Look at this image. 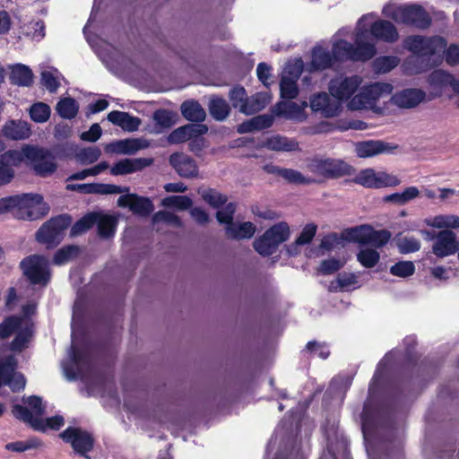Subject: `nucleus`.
Listing matches in <instances>:
<instances>
[{"mask_svg": "<svg viewBox=\"0 0 459 459\" xmlns=\"http://www.w3.org/2000/svg\"><path fill=\"white\" fill-rule=\"evenodd\" d=\"M372 19L371 14L362 16L358 22V30L354 47L345 40H338L333 47V56L321 47H316L312 52L311 68L324 70L330 67L333 60L366 61L376 54V47L368 41L369 33L364 22Z\"/></svg>", "mask_w": 459, "mask_h": 459, "instance_id": "nucleus-1", "label": "nucleus"}, {"mask_svg": "<svg viewBox=\"0 0 459 459\" xmlns=\"http://www.w3.org/2000/svg\"><path fill=\"white\" fill-rule=\"evenodd\" d=\"M16 210L15 216L23 220H38L46 215L48 205L38 194H23L0 199V214Z\"/></svg>", "mask_w": 459, "mask_h": 459, "instance_id": "nucleus-2", "label": "nucleus"}, {"mask_svg": "<svg viewBox=\"0 0 459 459\" xmlns=\"http://www.w3.org/2000/svg\"><path fill=\"white\" fill-rule=\"evenodd\" d=\"M446 41L439 36L426 38L422 36H411L404 40V48L414 55L418 56L408 58L403 64L404 70L408 74L420 73L419 68H411L410 65L415 62L420 56H431L444 51Z\"/></svg>", "mask_w": 459, "mask_h": 459, "instance_id": "nucleus-3", "label": "nucleus"}, {"mask_svg": "<svg viewBox=\"0 0 459 459\" xmlns=\"http://www.w3.org/2000/svg\"><path fill=\"white\" fill-rule=\"evenodd\" d=\"M393 91L392 84L388 82H375L362 87L347 104L351 110L373 109L377 102L387 97Z\"/></svg>", "mask_w": 459, "mask_h": 459, "instance_id": "nucleus-4", "label": "nucleus"}, {"mask_svg": "<svg viewBox=\"0 0 459 459\" xmlns=\"http://www.w3.org/2000/svg\"><path fill=\"white\" fill-rule=\"evenodd\" d=\"M383 13L396 22L426 28L430 24V18L424 9L419 5H386Z\"/></svg>", "mask_w": 459, "mask_h": 459, "instance_id": "nucleus-5", "label": "nucleus"}, {"mask_svg": "<svg viewBox=\"0 0 459 459\" xmlns=\"http://www.w3.org/2000/svg\"><path fill=\"white\" fill-rule=\"evenodd\" d=\"M23 403L25 406L16 404L13 407V416L30 424L36 430H45L44 420L42 419L45 409L41 398L35 395L23 398Z\"/></svg>", "mask_w": 459, "mask_h": 459, "instance_id": "nucleus-6", "label": "nucleus"}, {"mask_svg": "<svg viewBox=\"0 0 459 459\" xmlns=\"http://www.w3.org/2000/svg\"><path fill=\"white\" fill-rule=\"evenodd\" d=\"M290 235L287 223L281 222L270 228L264 234L254 241V248L262 255H270L278 246L286 241Z\"/></svg>", "mask_w": 459, "mask_h": 459, "instance_id": "nucleus-7", "label": "nucleus"}, {"mask_svg": "<svg viewBox=\"0 0 459 459\" xmlns=\"http://www.w3.org/2000/svg\"><path fill=\"white\" fill-rule=\"evenodd\" d=\"M71 222L72 220L67 215L51 219L39 228L36 238L39 243L48 245V247L56 246L61 241L64 231L70 226Z\"/></svg>", "mask_w": 459, "mask_h": 459, "instance_id": "nucleus-8", "label": "nucleus"}, {"mask_svg": "<svg viewBox=\"0 0 459 459\" xmlns=\"http://www.w3.org/2000/svg\"><path fill=\"white\" fill-rule=\"evenodd\" d=\"M23 274L33 284L47 285L50 279L48 260L39 255H30L21 262Z\"/></svg>", "mask_w": 459, "mask_h": 459, "instance_id": "nucleus-9", "label": "nucleus"}, {"mask_svg": "<svg viewBox=\"0 0 459 459\" xmlns=\"http://www.w3.org/2000/svg\"><path fill=\"white\" fill-rule=\"evenodd\" d=\"M309 169L315 174L331 178L351 175L353 171V168L347 162L336 159L314 160Z\"/></svg>", "mask_w": 459, "mask_h": 459, "instance_id": "nucleus-10", "label": "nucleus"}, {"mask_svg": "<svg viewBox=\"0 0 459 459\" xmlns=\"http://www.w3.org/2000/svg\"><path fill=\"white\" fill-rule=\"evenodd\" d=\"M353 182L368 188H380L398 186L401 180L396 176L385 171L366 169L356 175Z\"/></svg>", "mask_w": 459, "mask_h": 459, "instance_id": "nucleus-11", "label": "nucleus"}, {"mask_svg": "<svg viewBox=\"0 0 459 459\" xmlns=\"http://www.w3.org/2000/svg\"><path fill=\"white\" fill-rule=\"evenodd\" d=\"M27 155L35 173L40 177L52 175L57 168L56 157L48 150L32 146L27 149Z\"/></svg>", "mask_w": 459, "mask_h": 459, "instance_id": "nucleus-12", "label": "nucleus"}, {"mask_svg": "<svg viewBox=\"0 0 459 459\" xmlns=\"http://www.w3.org/2000/svg\"><path fill=\"white\" fill-rule=\"evenodd\" d=\"M15 369L16 361L13 356L0 358V386L8 385L13 392L25 387L24 377Z\"/></svg>", "mask_w": 459, "mask_h": 459, "instance_id": "nucleus-13", "label": "nucleus"}, {"mask_svg": "<svg viewBox=\"0 0 459 459\" xmlns=\"http://www.w3.org/2000/svg\"><path fill=\"white\" fill-rule=\"evenodd\" d=\"M64 441L71 444L74 450L87 459L86 455L93 448L94 439L92 436L78 428H68L60 434Z\"/></svg>", "mask_w": 459, "mask_h": 459, "instance_id": "nucleus-14", "label": "nucleus"}, {"mask_svg": "<svg viewBox=\"0 0 459 459\" xmlns=\"http://www.w3.org/2000/svg\"><path fill=\"white\" fill-rule=\"evenodd\" d=\"M71 365L63 364L66 377L70 380L84 378L85 371L91 368V359L87 352L79 351L72 342L70 351Z\"/></svg>", "mask_w": 459, "mask_h": 459, "instance_id": "nucleus-15", "label": "nucleus"}, {"mask_svg": "<svg viewBox=\"0 0 459 459\" xmlns=\"http://www.w3.org/2000/svg\"><path fill=\"white\" fill-rule=\"evenodd\" d=\"M361 83L362 79L358 75L337 77L331 80L329 91L339 102L348 100L357 91Z\"/></svg>", "mask_w": 459, "mask_h": 459, "instance_id": "nucleus-16", "label": "nucleus"}, {"mask_svg": "<svg viewBox=\"0 0 459 459\" xmlns=\"http://www.w3.org/2000/svg\"><path fill=\"white\" fill-rule=\"evenodd\" d=\"M432 253L438 258L455 255L459 251L456 234L451 230H443L437 233L431 247Z\"/></svg>", "mask_w": 459, "mask_h": 459, "instance_id": "nucleus-17", "label": "nucleus"}, {"mask_svg": "<svg viewBox=\"0 0 459 459\" xmlns=\"http://www.w3.org/2000/svg\"><path fill=\"white\" fill-rule=\"evenodd\" d=\"M310 107L314 111L320 112L325 117L338 116L342 109L341 103L325 92L315 94L310 99Z\"/></svg>", "mask_w": 459, "mask_h": 459, "instance_id": "nucleus-18", "label": "nucleus"}, {"mask_svg": "<svg viewBox=\"0 0 459 459\" xmlns=\"http://www.w3.org/2000/svg\"><path fill=\"white\" fill-rule=\"evenodd\" d=\"M120 207H128L134 213L146 217L153 211V204L149 198L136 195H124L117 199Z\"/></svg>", "mask_w": 459, "mask_h": 459, "instance_id": "nucleus-19", "label": "nucleus"}, {"mask_svg": "<svg viewBox=\"0 0 459 459\" xmlns=\"http://www.w3.org/2000/svg\"><path fill=\"white\" fill-rule=\"evenodd\" d=\"M426 98V93L420 89L409 88L396 92L391 97L394 105L402 108L417 107Z\"/></svg>", "mask_w": 459, "mask_h": 459, "instance_id": "nucleus-20", "label": "nucleus"}, {"mask_svg": "<svg viewBox=\"0 0 459 459\" xmlns=\"http://www.w3.org/2000/svg\"><path fill=\"white\" fill-rule=\"evenodd\" d=\"M169 164L182 178H195L198 175V167L195 160L183 152L171 154Z\"/></svg>", "mask_w": 459, "mask_h": 459, "instance_id": "nucleus-21", "label": "nucleus"}, {"mask_svg": "<svg viewBox=\"0 0 459 459\" xmlns=\"http://www.w3.org/2000/svg\"><path fill=\"white\" fill-rule=\"evenodd\" d=\"M208 127L202 124H187L172 131L168 136L170 144H178L206 134Z\"/></svg>", "mask_w": 459, "mask_h": 459, "instance_id": "nucleus-22", "label": "nucleus"}, {"mask_svg": "<svg viewBox=\"0 0 459 459\" xmlns=\"http://www.w3.org/2000/svg\"><path fill=\"white\" fill-rule=\"evenodd\" d=\"M149 147L147 140L134 138L114 142L106 146V151L117 154L133 155L140 150Z\"/></svg>", "mask_w": 459, "mask_h": 459, "instance_id": "nucleus-23", "label": "nucleus"}, {"mask_svg": "<svg viewBox=\"0 0 459 459\" xmlns=\"http://www.w3.org/2000/svg\"><path fill=\"white\" fill-rule=\"evenodd\" d=\"M152 162V158L124 159L113 165L110 173L114 176L131 174L151 166Z\"/></svg>", "mask_w": 459, "mask_h": 459, "instance_id": "nucleus-24", "label": "nucleus"}, {"mask_svg": "<svg viewBox=\"0 0 459 459\" xmlns=\"http://www.w3.org/2000/svg\"><path fill=\"white\" fill-rule=\"evenodd\" d=\"M395 148L382 141H365L355 145V152L359 158H368L384 152H391Z\"/></svg>", "mask_w": 459, "mask_h": 459, "instance_id": "nucleus-25", "label": "nucleus"}, {"mask_svg": "<svg viewBox=\"0 0 459 459\" xmlns=\"http://www.w3.org/2000/svg\"><path fill=\"white\" fill-rule=\"evenodd\" d=\"M371 35L385 42H395L399 34L394 25L385 20H378L374 22L370 26Z\"/></svg>", "mask_w": 459, "mask_h": 459, "instance_id": "nucleus-26", "label": "nucleus"}, {"mask_svg": "<svg viewBox=\"0 0 459 459\" xmlns=\"http://www.w3.org/2000/svg\"><path fill=\"white\" fill-rule=\"evenodd\" d=\"M3 134L12 140H24L30 136L31 128L27 121L10 120L4 126Z\"/></svg>", "mask_w": 459, "mask_h": 459, "instance_id": "nucleus-27", "label": "nucleus"}, {"mask_svg": "<svg viewBox=\"0 0 459 459\" xmlns=\"http://www.w3.org/2000/svg\"><path fill=\"white\" fill-rule=\"evenodd\" d=\"M307 106L306 101L298 104L292 101H281L275 107L273 112L277 116L284 117L288 119H299L303 117L304 108Z\"/></svg>", "mask_w": 459, "mask_h": 459, "instance_id": "nucleus-28", "label": "nucleus"}, {"mask_svg": "<svg viewBox=\"0 0 459 459\" xmlns=\"http://www.w3.org/2000/svg\"><path fill=\"white\" fill-rule=\"evenodd\" d=\"M108 119L112 124L128 132L136 131L141 125V120L138 117H133L126 112L117 110L111 111L108 115Z\"/></svg>", "mask_w": 459, "mask_h": 459, "instance_id": "nucleus-29", "label": "nucleus"}, {"mask_svg": "<svg viewBox=\"0 0 459 459\" xmlns=\"http://www.w3.org/2000/svg\"><path fill=\"white\" fill-rule=\"evenodd\" d=\"M256 230V227L249 221L233 222L225 227L226 235L233 239L251 238Z\"/></svg>", "mask_w": 459, "mask_h": 459, "instance_id": "nucleus-30", "label": "nucleus"}, {"mask_svg": "<svg viewBox=\"0 0 459 459\" xmlns=\"http://www.w3.org/2000/svg\"><path fill=\"white\" fill-rule=\"evenodd\" d=\"M32 329L30 320H23L22 327L16 332L14 340L11 342L10 348L13 351H22L23 349L28 347L29 342L31 340Z\"/></svg>", "mask_w": 459, "mask_h": 459, "instance_id": "nucleus-31", "label": "nucleus"}, {"mask_svg": "<svg viewBox=\"0 0 459 459\" xmlns=\"http://www.w3.org/2000/svg\"><path fill=\"white\" fill-rule=\"evenodd\" d=\"M362 241L372 244L375 247H382L391 238V233L388 230H373L368 227H362Z\"/></svg>", "mask_w": 459, "mask_h": 459, "instance_id": "nucleus-32", "label": "nucleus"}, {"mask_svg": "<svg viewBox=\"0 0 459 459\" xmlns=\"http://www.w3.org/2000/svg\"><path fill=\"white\" fill-rule=\"evenodd\" d=\"M264 145L267 149L276 152H291L299 148V143L297 141L280 135L268 138L264 142Z\"/></svg>", "mask_w": 459, "mask_h": 459, "instance_id": "nucleus-33", "label": "nucleus"}, {"mask_svg": "<svg viewBox=\"0 0 459 459\" xmlns=\"http://www.w3.org/2000/svg\"><path fill=\"white\" fill-rule=\"evenodd\" d=\"M180 109L183 117L189 121L202 122L205 119L206 113L197 101H185Z\"/></svg>", "mask_w": 459, "mask_h": 459, "instance_id": "nucleus-34", "label": "nucleus"}, {"mask_svg": "<svg viewBox=\"0 0 459 459\" xmlns=\"http://www.w3.org/2000/svg\"><path fill=\"white\" fill-rule=\"evenodd\" d=\"M94 213L98 217L95 224L98 226L100 236L103 238H109L113 236L117 224V218L109 214H102L100 212Z\"/></svg>", "mask_w": 459, "mask_h": 459, "instance_id": "nucleus-35", "label": "nucleus"}, {"mask_svg": "<svg viewBox=\"0 0 459 459\" xmlns=\"http://www.w3.org/2000/svg\"><path fill=\"white\" fill-rule=\"evenodd\" d=\"M271 101V96L267 92H258L249 97L247 105L242 108L245 115H252L265 108Z\"/></svg>", "mask_w": 459, "mask_h": 459, "instance_id": "nucleus-36", "label": "nucleus"}, {"mask_svg": "<svg viewBox=\"0 0 459 459\" xmlns=\"http://www.w3.org/2000/svg\"><path fill=\"white\" fill-rule=\"evenodd\" d=\"M209 111L214 119L222 121L229 116L230 108L224 99L214 96L210 100Z\"/></svg>", "mask_w": 459, "mask_h": 459, "instance_id": "nucleus-37", "label": "nucleus"}, {"mask_svg": "<svg viewBox=\"0 0 459 459\" xmlns=\"http://www.w3.org/2000/svg\"><path fill=\"white\" fill-rule=\"evenodd\" d=\"M32 73L28 66L24 65L13 66L10 75L13 83L20 86H29L32 82Z\"/></svg>", "mask_w": 459, "mask_h": 459, "instance_id": "nucleus-38", "label": "nucleus"}, {"mask_svg": "<svg viewBox=\"0 0 459 459\" xmlns=\"http://www.w3.org/2000/svg\"><path fill=\"white\" fill-rule=\"evenodd\" d=\"M27 149H32L30 145H25L22 150H12L4 152L0 160L9 168L20 165L24 160H28Z\"/></svg>", "mask_w": 459, "mask_h": 459, "instance_id": "nucleus-39", "label": "nucleus"}, {"mask_svg": "<svg viewBox=\"0 0 459 459\" xmlns=\"http://www.w3.org/2000/svg\"><path fill=\"white\" fill-rule=\"evenodd\" d=\"M273 125V117L271 116L262 115L253 117L251 120L242 123L239 126L238 132L247 133L253 130H261L268 128Z\"/></svg>", "mask_w": 459, "mask_h": 459, "instance_id": "nucleus-40", "label": "nucleus"}, {"mask_svg": "<svg viewBox=\"0 0 459 459\" xmlns=\"http://www.w3.org/2000/svg\"><path fill=\"white\" fill-rule=\"evenodd\" d=\"M419 195L420 191L416 186H409L406 187L403 192L386 195L384 199L385 202H391L399 205H404L410 201L417 198Z\"/></svg>", "mask_w": 459, "mask_h": 459, "instance_id": "nucleus-41", "label": "nucleus"}, {"mask_svg": "<svg viewBox=\"0 0 459 459\" xmlns=\"http://www.w3.org/2000/svg\"><path fill=\"white\" fill-rule=\"evenodd\" d=\"M23 320L27 317L9 316L0 324V339H5L16 333L23 325Z\"/></svg>", "mask_w": 459, "mask_h": 459, "instance_id": "nucleus-42", "label": "nucleus"}, {"mask_svg": "<svg viewBox=\"0 0 459 459\" xmlns=\"http://www.w3.org/2000/svg\"><path fill=\"white\" fill-rule=\"evenodd\" d=\"M429 82L436 87H444L450 85L455 91V85L458 82L452 74L443 70H436L429 77Z\"/></svg>", "mask_w": 459, "mask_h": 459, "instance_id": "nucleus-43", "label": "nucleus"}, {"mask_svg": "<svg viewBox=\"0 0 459 459\" xmlns=\"http://www.w3.org/2000/svg\"><path fill=\"white\" fill-rule=\"evenodd\" d=\"M79 109V106L75 100L72 98H65L62 99L56 105V111L62 117L65 119H71L74 118Z\"/></svg>", "mask_w": 459, "mask_h": 459, "instance_id": "nucleus-44", "label": "nucleus"}, {"mask_svg": "<svg viewBox=\"0 0 459 459\" xmlns=\"http://www.w3.org/2000/svg\"><path fill=\"white\" fill-rule=\"evenodd\" d=\"M400 59L394 56H384L376 58L373 62L374 69L378 74H385L395 68Z\"/></svg>", "mask_w": 459, "mask_h": 459, "instance_id": "nucleus-45", "label": "nucleus"}, {"mask_svg": "<svg viewBox=\"0 0 459 459\" xmlns=\"http://www.w3.org/2000/svg\"><path fill=\"white\" fill-rule=\"evenodd\" d=\"M42 446L39 439L36 437L29 438L25 441H15L8 443L4 446V448L8 451L15 453H22L30 449H36Z\"/></svg>", "mask_w": 459, "mask_h": 459, "instance_id": "nucleus-46", "label": "nucleus"}, {"mask_svg": "<svg viewBox=\"0 0 459 459\" xmlns=\"http://www.w3.org/2000/svg\"><path fill=\"white\" fill-rule=\"evenodd\" d=\"M379 253L373 248L363 247L357 254L358 261L366 268L374 267L379 261Z\"/></svg>", "mask_w": 459, "mask_h": 459, "instance_id": "nucleus-47", "label": "nucleus"}, {"mask_svg": "<svg viewBox=\"0 0 459 459\" xmlns=\"http://www.w3.org/2000/svg\"><path fill=\"white\" fill-rule=\"evenodd\" d=\"M30 117L36 123L47 122L50 117L51 109L43 102H37L30 108Z\"/></svg>", "mask_w": 459, "mask_h": 459, "instance_id": "nucleus-48", "label": "nucleus"}, {"mask_svg": "<svg viewBox=\"0 0 459 459\" xmlns=\"http://www.w3.org/2000/svg\"><path fill=\"white\" fill-rule=\"evenodd\" d=\"M101 155V151L97 146H90L81 149L76 153L77 160L84 165L91 164L97 161Z\"/></svg>", "mask_w": 459, "mask_h": 459, "instance_id": "nucleus-49", "label": "nucleus"}, {"mask_svg": "<svg viewBox=\"0 0 459 459\" xmlns=\"http://www.w3.org/2000/svg\"><path fill=\"white\" fill-rule=\"evenodd\" d=\"M98 219L95 213H88L80 219L71 229V236H78L91 229Z\"/></svg>", "mask_w": 459, "mask_h": 459, "instance_id": "nucleus-50", "label": "nucleus"}, {"mask_svg": "<svg viewBox=\"0 0 459 459\" xmlns=\"http://www.w3.org/2000/svg\"><path fill=\"white\" fill-rule=\"evenodd\" d=\"M192 200L186 195H173L165 197L161 204L165 207H176L178 210L185 211L192 206Z\"/></svg>", "mask_w": 459, "mask_h": 459, "instance_id": "nucleus-51", "label": "nucleus"}, {"mask_svg": "<svg viewBox=\"0 0 459 459\" xmlns=\"http://www.w3.org/2000/svg\"><path fill=\"white\" fill-rule=\"evenodd\" d=\"M229 96L233 108H238V111L242 113V108L244 106L247 105L249 99L247 95L246 90L240 86L234 87L230 91Z\"/></svg>", "mask_w": 459, "mask_h": 459, "instance_id": "nucleus-52", "label": "nucleus"}, {"mask_svg": "<svg viewBox=\"0 0 459 459\" xmlns=\"http://www.w3.org/2000/svg\"><path fill=\"white\" fill-rule=\"evenodd\" d=\"M281 96L283 99H294L298 95L297 81L290 79L287 75H282L281 80Z\"/></svg>", "mask_w": 459, "mask_h": 459, "instance_id": "nucleus-53", "label": "nucleus"}, {"mask_svg": "<svg viewBox=\"0 0 459 459\" xmlns=\"http://www.w3.org/2000/svg\"><path fill=\"white\" fill-rule=\"evenodd\" d=\"M397 247L402 254H409L420 249V241L415 237H403L397 239Z\"/></svg>", "mask_w": 459, "mask_h": 459, "instance_id": "nucleus-54", "label": "nucleus"}, {"mask_svg": "<svg viewBox=\"0 0 459 459\" xmlns=\"http://www.w3.org/2000/svg\"><path fill=\"white\" fill-rule=\"evenodd\" d=\"M415 272V265L411 261H401L390 268V273L394 276L406 278L412 275Z\"/></svg>", "mask_w": 459, "mask_h": 459, "instance_id": "nucleus-55", "label": "nucleus"}, {"mask_svg": "<svg viewBox=\"0 0 459 459\" xmlns=\"http://www.w3.org/2000/svg\"><path fill=\"white\" fill-rule=\"evenodd\" d=\"M153 119L160 127L169 128L176 123V114L166 109H159L154 112Z\"/></svg>", "mask_w": 459, "mask_h": 459, "instance_id": "nucleus-56", "label": "nucleus"}, {"mask_svg": "<svg viewBox=\"0 0 459 459\" xmlns=\"http://www.w3.org/2000/svg\"><path fill=\"white\" fill-rule=\"evenodd\" d=\"M152 222L153 224L159 223V222H165L169 225L174 226V227H182L183 223L178 216L176 214L168 212V211H160L156 212L152 216Z\"/></svg>", "mask_w": 459, "mask_h": 459, "instance_id": "nucleus-57", "label": "nucleus"}, {"mask_svg": "<svg viewBox=\"0 0 459 459\" xmlns=\"http://www.w3.org/2000/svg\"><path fill=\"white\" fill-rule=\"evenodd\" d=\"M78 253L79 248L74 246H68L64 248H61L56 253L54 256V263L57 265L65 264L72 258L75 257L78 255Z\"/></svg>", "mask_w": 459, "mask_h": 459, "instance_id": "nucleus-58", "label": "nucleus"}, {"mask_svg": "<svg viewBox=\"0 0 459 459\" xmlns=\"http://www.w3.org/2000/svg\"><path fill=\"white\" fill-rule=\"evenodd\" d=\"M338 287L342 290L349 291L359 287L357 276L353 273H339L336 278Z\"/></svg>", "mask_w": 459, "mask_h": 459, "instance_id": "nucleus-59", "label": "nucleus"}, {"mask_svg": "<svg viewBox=\"0 0 459 459\" xmlns=\"http://www.w3.org/2000/svg\"><path fill=\"white\" fill-rule=\"evenodd\" d=\"M41 82L49 91H56L59 86V76L57 70L43 71L41 73Z\"/></svg>", "mask_w": 459, "mask_h": 459, "instance_id": "nucleus-60", "label": "nucleus"}, {"mask_svg": "<svg viewBox=\"0 0 459 459\" xmlns=\"http://www.w3.org/2000/svg\"><path fill=\"white\" fill-rule=\"evenodd\" d=\"M303 71V61L299 58L290 61L284 67L282 75L289 76L290 79L298 80Z\"/></svg>", "mask_w": 459, "mask_h": 459, "instance_id": "nucleus-61", "label": "nucleus"}, {"mask_svg": "<svg viewBox=\"0 0 459 459\" xmlns=\"http://www.w3.org/2000/svg\"><path fill=\"white\" fill-rule=\"evenodd\" d=\"M202 197L206 203L215 208L222 205L227 201L226 196L212 189L204 190Z\"/></svg>", "mask_w": 459, "mask_h": 459, "instance_id": "nucleus-62", "label": "nucleus"}, {"mask_svg": "<svg viewBox=\"0 0 459 459\" xmlns=\"http://www.w3.org/2000/svg\"><path fill=\"white\" fill-rule=\"evenodd\" d=\"M281 177L288 182L294 184H309L311 182L309 178H306L300 172L291 169H283L281 171Z\"/></svg>", "mask_w": 459, "mask_h": 459, "instance_id": "nucleus-63", "label": "nucleus"}, {"mask_svg": "<svg viewBox=\"0 0 459 459\" xmlns=\"http://www.w3.org/2000/svg\"><path fill=\"white\" fill-rule=\"evenodd\" d=\"M344 263L339 259L330 258L321 262L319 272L322 274L328 275L340 270L343 266Z\"/></svg>", "mask_w": 459, "mask_h": 459, "instance_id": "nucleus-64", "label": "nucleus"}]
</instances>
